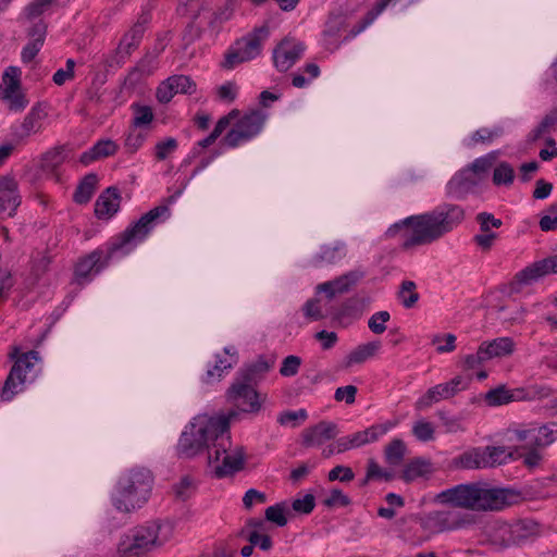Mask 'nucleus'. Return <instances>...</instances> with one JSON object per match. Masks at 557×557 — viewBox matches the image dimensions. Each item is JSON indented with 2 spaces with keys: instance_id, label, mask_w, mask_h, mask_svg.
I'll return each mask as SVG.
<instances>
[{
  "instance_id": "nucleus-35",
  "label": "nucleus",
  "mask_w": 557,
  "mask_h": 557,
  "mask_svg": "<svg viewBox=\"0 0 557 557\" xmlns=\"http://www.w3.org/2000/svg\"><path fill=\"white\" fill-rule=\"evenodd\" d=\"M195 491V484L189 475L183 476L180 482L173 485V493L176 500H188Z\"/></svg>"
},
{
  "instance_id": "nucleus-51",
  "label": "nucleus",
  "mask_w": 557,
  "mask_h": 557,
  "mask_svg": "<svg viewBox=\"0 0 557 557\" xmlns=\"http://www.w3.org/2000/svg\"><path fill=\"white\" fill-rule=\"evenodd\" d=\"M300 358L296 356H288L284 359L283 364L280 369V373L283 376H292L298 372L300 366Z\"/></svg>"
},
{
  "instance_id": "nucleus-39",
  "label": "nucleus",
  "mask_w": 557,
  "mask_h": 557,
  "mask_svg": "<svg viewBox=\"0 0 557 557\" xmlns=\"http://www.w3.org/2000/svg\"><path fill=\"white\" fill-rule=\"evenodd\" d=\"M513 181V169L507 163H500L493 174V182L496 185L511 184Z\"/></svg>"
},
{
  "instance_id": "nucleus-28",
  "label": "nucleus",
  "mask_w": 557,
  "mask_h": 557,
  "mask_svg": "<svg viewBox=\"0 0 557 557\" xmlns=\"http://www.w3.org/2000/svg\"><path fill=\"white\" fill-rule=\"evenodd\" d=\"M274 363L273 360L268 361L263 357H260L255 363L245 369L240 375L244 381L256 383L262 375L269 371Z\"/></svg>"
},
{
  "instance_id": "nucleus-3",
  "label": "nucleus",
  "mask_w": 557,
  "mask_h": 557,
  "mask_svg": "<svg viewBox=\"0 0 557 557\" xmlns=\"http://www.w3.org/2000/svg\"><path fill=\"white\" fill-rule=\"evenodd\" d=\"M230 419L227 417L206 418L199 417L182 433L178 448L185 457H194L205 447L213 451V444L228 432Z\"/></svg>"
},
{
  "instance_id": "nucleus-15",
  "label": "nucleus",
  "mask_w": 557,
  "mask_h": 557,
  "mask_svg": "<svg viewBox=\"0 0 557 557\" xmlns=\"http://www.w3.org/2000/svg\"><path fill=\"white\" fill-rule=\"evenodd\" d=\"M432 520L440 532L461 529L474 523L473 516L469 513H453L448 511L435 512Z\"/></svg>"
},
{
  "instance_id": "nucleus-1",
  "label": "nucleus",
  "mask_w": 557,
  "mask_h": 557,
  "mask_svg": "<svg viewBox=\"0 0 557 557\" xmlns=\"http://www.w3.org/2000/svg\"><path fill=\"white\" fill-rule=\"evenodd\" d=\"M508 493L500 488H483L478 484H460L441 492L435 500L453 507L486 511L499 510L507 502Z\"/></svg>"
},
{
  "instance_id": "nucleus-54",
  "label": "nucleus",
  "mask_w": 557,
  "mask_h": 557,
  "mask_svg": "<svg viewBox=\"0 0 557 557\" xmlns=\"http://www.w3.org/2000/svg\"><path fill=\"white\" fill-rule=\"evenodd\" d=\"M357 394V387L354 385H346L344 387H338L335 391V399L337 401H345L346 404L350 405L355 403Z\"/></svg>"
},
{
  "instance_id": "nucleus-27",
  "label": "nucleus",
  "mask_w": 557,
  "mask_h": 557,
  "mask_svg": "<svg viewBox=\"0 0 557 557\" xmlns=\"http://www.w3.org/2000/svg\"><path fill=\"white\" fill-rule=\"evenodd\" d=\"M380 349V342H372L361 346H358L352 350L348 357L346 367H350L354 363H361L367 359L373 357Z\"/></svg>"
},
{
  "instance_id": "nucleus-50",
  "label": "nucleus",
  "mask_w": 557,
  "mask_h": 557,
  "mask_svg": "<svg viewBox=\"0 0 557 557\" xmlns=\"http://www.w3.org/2000/svg\"><path fill=\"white\" fill-rule=\"evenodd\" d=\"M354 472L350 468L344 466H337L329 472V480L341 482H350L354 480Z\"/></svg>"
},
{
  "instance_id": "nucleus-19",
  "label": "nucleus",
  "mask_w": 557,
  "mask_h": 557,
  "mask_svg": "<svg viewBox=\"0 0 557 557\" xmlns=\"http://www.w3.org/2000/svg\"><path fill=\"white\" fill-rule=\"evenodd\" d=\"M267 29L263 27L256 29L252 34L248 35L247 37L243 38L242 41H238L237 44H243L244 46L238 49L242 59L246 61H249L253 58H256L260 51H261V45L264 38L267 37Z\"/></svg>"
},
{
  "instance_id": "nucleus-43",
  "label": "nucleus",
  "mask_w": 557,
  "mask_h": 557,
  "mask_svg": "<svg viewBox=\"0 0 557 557\" xmlns=\"http://www.w3.org/2000/svg\"><path fill=\"white\" fill-rule=\"evenodd\" d=\"M265 519L280 527H284L287 523L285 517V508L282 505H275L265 509Z\"/></svg>"
},
{
  "instance_id": "nucleus-42",
  "label": "nucleus",
  "mask_w": 557,
  "mask_h": 557,
  "mask_svg": "<svg viewBox=\"0 0 557 557\" xmlns=\"http://www.w3.org/2000/svg\"><path fill=\"white\" fill-rule=\"evenodd\" d=\"M372 479H384L385 481H391L393 479V474L383 470L375 460L369 459L367 467V475L364 482L367 483Z\"/></svg>"
},
{
  "instance_id": "nucleus-4",
  "label": "nucleus",
  "mask_w": 557,
  "mask_h": 557,
  "mask_svg": "<svg viewBox=\"0 0 557 557\" xmlns=\"http://www.w3.org/2000/svg\"><path fill=\"white\" fill-rule=\"evenodd\" d=\"M152 475L149 470L139 469L132 471L131 475L121 482L120 497L116 499V508L129 512L144 504L152 488Z\"/></svg>"
},
{
  "instance_id": "nucleus-8",
  "label": "nucleus",
  "mask_w": 557,
  "mask_h": 557,
  "mask_svg": "<svg viewBox=\"0 0 557 557\" xmlns=\"http://www.w3.org/2000/svg\"><path fill=\"white\" fill-rule=\"evenodd\" d=\"M168 212V205H161L145 213L133 226L122 233L121 245L144 239L152 228L153 223Z\"/></svg>"
},
{
  "instance_id": "nucleus-10",
  "label": "nucleus",
  "mask_w": 557,
  "mask_h": 557,
  "mask_svg": "<svg viewBox=\"0 0 557 557\" xmlns=\"http://www.w3.org/2000/svg\"><path fill=\"white\" fill-rule=\"evenodd\" d=\"M304 51L305 46L301 42L296 41L294 38L285 37L273 51L274 64L280 71L286 72L300 58Z\"/></svg>"
},
{
  "instance_id": "nucleus-45",
  "label": "nucleus",
  "mask_w": 557,
  "mask_h": 557,
  "mask_svg": "<svg viewBox=\"0 0 557 557\" xmlns=\"http://www.w3.org/2000/svg\"><path fill=\"white\" fill-rule=\"evenodd\" d=\"M247 539L253 546L258 545L263 550L272 547L271 537L268 534L260 533L258 530H250Z\"/></svg>"
},
{
  "instance_id": "nucleus-40",
  "label": "nucleus",
  "mask_w": 557,
  "mask_h": 557,
  "mask_svg": "<svg viewBox=\"0 0 557 557\" xmlns=\"http://www.w3.org/2000/svg\"><path fill=\"white\" fill-rule=\"evenodd\" d=\"M542 436L537 437L534 443L536 446L543 447L552 444L557 437V424L550 423L540 428Z\"/></svg>"
},
{
  "instance_id": "nucleus-21",
  "label": "nucleus",
  "mask_w": 557,
  "mask_h": 557,
  "mask_svg": "<svg viewBox=\"0 0 557 557\" xmlns=\"http://www.w3.org/2000/svg\"><path fill=\"white\" fill-rule=\"evenodd\" d=\"M432 472V463L429 460L414 458L405 465L400 476L406 482H412L419 478H429Z\"/></svg>"
},
{
  "instance_id": "nucleus-57",
  "label": "nucleus",
  "mask_w": 557,
  "mask_h": 557,
  "mask_svg": "<svg viewBox=\"0 0 557 557\" xmlns=\"http://www.w3.org/2000/svg\"><path fill=\"white\" fill-rule=\"evenodd\" d=\"M486 360H488V358L486 357V354L483 350V345H481L475 355H469L466 357L465 367L467 369H474Z\"/></svg>"
},
{
  "instance_id": "nucleus-61",
  "label": "nucleus",
  "mask_w": 557,
  "mask_h": 557,
  "mask_svg": "<svg viewBox=\"0 0 557 557\" xmlns=\"http://www.w3.org/2000/svg\"><path fill=\"white\" fill-rule=\"evenodd\" d=\"M237 115V112L234 110L228 113L226 116L221 117L214 126L212 131V135L218 139L219 136L224 132V129L230 125L232 119Z\"/></svg>"
},
{
  "instance_id": "nucleus-44",
  "label": "nucleus",
  "mask_w": 557,
  "mask_h": 557,
  "mask_svg": "<svg viewBox=\"0 0 557 557\" xmlns=\"http://www.w3.org/2000/svg\"><path fill=\"white\" fill-rule=\"evenodd\" d=\"M177 148V141L174 138H168L156 145V158L159 161L165 160Z\"/></svg>"
},
{
  "instance_id": "nucleus-63",
  "label": "nucleus",
  "mask_w": 557,
  "mask_h": 557,
  "mask_svg": "<svg viewBox=\"0 0 557 557\" xmlns=\"http://www.w3.org/2000/svg\"><path fill=\"white\" fill-rule=\"evenodd\" d=\"M152 119H153V114H152L151 109L148 107H141V108H138V110H137V114L134 119V124L135 125L148 124L152 121Z\"/></svg>"
},
{
  "instance_id": "nucleus-18",
  "label": "nucleus",
  "mask_w": 557,
  "mask_h": 557,
  "mask_svg": "<svg viewBox=\"0 0 557 557\" xmlns=\"http://www.w3.org/2000/svg\"><path fill=\"white\" fill-rule=\"evenodd\" d=\"M120 207V196L113 187L106 189L95 203V214L100 219L112 216Z\"/></svg>"
},
{
  "instance_id": "nucleus-25",
  "label": "nucleus",
  "mask_w": 557,
  "mask_h": 557,
  "mask_svg": "<svg viewBox=\"0 0 557 557\" xmlns=\"http://www.w3.org/2000/svg\"><path fill=\"white\" fill-rule=\"evenodd\" d=\"M453 467L456 469L486 468L484 454L480 449L466 451L453 460Z\"/></svg>"
},
{
  "instance_id": "nucleus-20",
  "label": "nucleus",
  "mask_w": 557,
  "mask_h": 557,
  "mask_svg": "<svg viewBox=\"0 0 557 557\" xmlns=\"http://www.w3.org/2000/svg\"><path fill=\"white\" fill-rule=\"evenodd\" d=\"M47 111L42 103H36L21 124L20 137H28L30 134L39 131L41 121L47 117Z\"/></svg>"
},
{
  "instance_id": "nucleus-36",
  "label": "nucleus",
  "mask_w": 557,
  "mask_h": 557,
  "mask_svg": "<svg viewBox=\"0 0 557 557\" xmlns=\"http://www.w3.org/2000/svg\"><path fill=\"white\" fill-rule=\"evenodd\" d=\"M484 459L487 467H494L496 465H502L506 461L507 455H506V448L505 447H495V446H487L483 450Z\"/></svg>"
},
{
  "instance_id": "nucleus-59",
  "label": "nucleus",
  "mask_w": 557,
  "mask_h": 557,
  "mask_svg": "<svg viewBox=\"0 0 557 557\" xmlns=\"http://www.w3.org/2000/svg\"><path fill=\"white\" fill-rule=\"evenodd\" d=\"M307 418V412L306 410L301 409L299 410L298 412H292V411H286V412H283L280 418H278V422L281 424H287V423H294L300 419V420H306Z\"/></svg>"
},
{
  "instance_id": "nucleus-60",
  "label": "nucleus",
  "mask_w": 557,
  "mask_h": 557,
  "mask_svg": "<svg viewBox=\"0 0 557 557\" xmlns=\"http://www.w3.org/2000/svg\"><path fill=\"white\" fill-rule=\"evenodd\" d=\"M553 189V185L550 183L545 182L544 180L536 181V187L533 191V197L535 199H544L549 196Z\"/></svg>"
},
{
  "instance_id": "nucleus-58",
  "label": "nucleus",
  "mask_w": 557,
  "mask_h": 557,
  "mask_svg": "<svg viewBox=\"0 0 557 557\" xmlns=\"http://www.w3.org/2000/svg\"><path fill=\"white\" fill-rule=\"evenodd\" d=\"M44 44L30 40V42L23 49L22 59L24 62H30L42 48Z\"/></svg>"
},
{
  "instance_id": "nucleus-38",
  "label": "nucleus",
  "mask_w": 557,
  "mask_h": 557,
  "mask_svg": "<svg viewBox=\"0 0 557 557\" xmlns=\"http://www.w3.org/2000/svg\"><path fill=\"white\" fill-rule=\"evenodd\" d=\"M358 281V276L354 273L343 275L332 282L324 283V287H334L337 294H344L349 290L350 286Z\"/></svg>"
},
{
  "instance_id": "nucleus-31",
  "label": "nucleus",
  "mask_w": 557,
  "mask_h": 557,
  "mask_svg": "<svg viewBox=\"0 0 557 557\" xmlns=\"http://www.w3.org/2000/svg\"><path fill=\"white\" fill-rule=\"evenodd\" d=\"M96 184L97 176L95 174L86 175L74 194V200L77 203L88 202L95 191Z\"/></svg>"
},
{
  "instance_id": "nucleus-7",
  "label": "nucleus",
  "mask_w": 557,
  "mask_h": 557,
  "mask_svg": "<svg viewBox=\"0 0 557 557\" xmlns=\"http://www.w3.org/2000/svg\"><path fill=\"white\" fill-rule=\"evenodd\" d=\"M253 383L237 379L227 391V398L245 412H258L262 401L252 386Z\"/></svg>"
},
{
  "instance_id": "nucleus-46",
  "label": "nucleus",
  "mask_w": 557,
  "mask_h": 557,
  "mask_svg": "<svg viewBox=\"0 0 557 557\" xmlns=\"http://www.w3.org/2000/svg\"><path fill=\"white\" fill-rule=\"evenodd\" d=\"M412 431L420 441H430L434 437V426L430 422L419 421L413 425Z\"/></svg>"
},
{
  "instance_id": "nucleus-5",
  "label": "nucleus",
  "mask_w": 557,
  "mask_h": 557,
  "mask_svg": "<svg viewBox=\"0 0 557 557\" xmlns=\"http://www.w3.org/2000/svg\"><path fill=\"white\" fill-rule=\"evenodd\" d=\"M231 438L227 433L219 435V438L213 444V451L209 450V462H220L216 466L215 473L218 476H224L235 471L242 470L244 467V450L243 447H236L231 450Z\"/></svg>"
},
{
  "instance_id": "nucleus-17",
  "label": "nucleus",
  "mask_w": 557,
  "mask_h": 557,
  "mask_svg": "<svg viewBox=\"0 0 557 557\" xmlns=\"http://www.w3.org/2000/svg\"><path fill=\"white\" fill-rule=\"evenodd\" d=\"M336 435V425L322 421L317 425L307 429L302 434L304 445H321L325 441L334 438Z\"/></svg>"
},
{
  "instance_id": "nucleus-52",
  "label": "nucleus",
  "mask_w": 557,
  "mask_h": 557,
  "mask_svg": "<svg viewBox=\"0 0 557 557\" xmlns=\"http://www.w3.org/2000/svg\"><path fill=\"white\" fill-rule=\"evenodd\" d=\"M305 314L310 320H321L325 315L322 312L320 300L319 299H310L306 302L304 307Z\"/></svg>"
},
{
  "instance_id": "nucleus-62",
  "label": "nucleus",
  "mask_w": 557,
  "mask_h": 557,
  "mask_svg": "<svg viewBox=\"0 0 557 557\" xmlns=\"http://www.w3.org/2000/svg\"><path fill=\"white\" fill-rule=\"evenodd\" d=\"M243 140H247V138L244 137L243 133L236 126L232 128L223 139L230 147H236Z\"/></svg>"
},
{
  "instance_id": "nucleus-41",
  "label": "nucleus",
  "mask_w": 557,
  "mask_h": 557,
  "mask_svg": "<svg viewBox=\"0 0 557 557\" xmlns=\"http://www.w3.org/2000/svg\"><path fill=\"white\" fill-rule=\"evenodd\" d=\"M0 98L9 102V109L11 111H21L28 103L27 99L25 98V95L21 90L4 94V96H1Z\"/></svg>"
},
{
  "instance_id": "nucleus-6",
  "label": "nucleus",
  "mask_w": 557,
  "mask_h": 557,
  "mask_svg": "<svg viewBox=\"0 0 557 557\" xmlns=\"http://www.w3.org/2000/svg\"><path fill=\"white\" fill-rule=\"evenodd\" d=\"M550 273H557V255L535 261L515 274L508 286L510 292L519 293L523 286Z\"/></svg>"
},
{
  "instance_id": "nucleus-13",
  "label": "nucleus",
  "mask_w": 557,
  "mask_h": 557,
  "mask_svg": "<svg viewBox=\"0 0 557 557\" xmlns=\"http://www.w3.org/2000/svg\"><path fill=\"white\" fill-rule=\"evenodd\" d=\"M196 89V85L184 75H176L170 77L166 82L162 83L157 89V98L162 103H168L174 95L191 94Z\"/></svg>"
},
{
  "instance_id": "nucleus-12",
  "label": "nucleus",
  "mask_w": 557,
  "mask_h": 557,
  "mask_svg": "<svg viewBox=\"0 0 557 557\" xmlns=\"http://www.w3.org/2000/svg\"><path fill=\"white\" fill-rule=\"evenodd\" d=\"M476 221L480 224L481 233L475 235L473 240L480 248L487 251L492 248L494 242L498 237V235L492 231V227L499 228L503 225V222L500 219H497L487 212L479 213L476 215Z\"/></svg>"
},
{
  "instance_id": "nucleus-9",
  "label": "nucleus",
  "mask_w": 557,
  "mask_h": 557,
  "mask_svg": "<svg viewBox=\"0 0 557 557\" xmlns=\"http://www.w3.org/2000/svg\"><path fill=\"white\" fill-rule=\"evenodd\" d=\"M158 532L150 528H143L136 532L132 543L123 542L119 545V553L123 557H140L150 552L157 544Z\"/></svg>"
},
{
  "instance_id": "nucleus-49",
  "label": "nucleus",
  "mask_w": 557,
  "mask_h": 557,
  "mask_svg": "<svg viewBox=\"0 0 557 557\" xmlns=\"http://www.w3.org/2000/svg\"><path fill=\"white\" fill-rule=\"evenodd\" d=\"M314 505V496L312 494H307L301 499H295L292 504V507L297 512L310 513L313 510Z\"/></svg>"
},
{
  "instance_id": "nucleus-26",
  "label": "nucleus",
  "mask_w": 557,
  "mask_h": 557,
  "mask_svg": "<svg viewBox=\"0 0 557 557\" xmlns=\"http://www.w3.org/2000/svg\"><path fill=\"white\" fill-rule=\"evenodd\" d=\"M483 350L486 354V357L490 359L495 357H503L512 354L515 349V343L509 337H502L494 339L490 343H484Z\"/></svg>"
},
{
  "instance_id": "nucleus-55",
  "label": "nucleus",
  "mask_w": 557,
  "mask_h": 557,
  "mask_svg": "<svg viewBox=\"0 0 557 557\" xmlns=\"http://www.w3.org/2000/svg\"><path fill=\"white\" fill-rule=\"evenodd\" d=\"M352 444L355 447L361 446L363 444L374 442L377 440V432L375 428L367 429L362 432L356 433L352 437Z\"/></svg>"
},
{
  "instance_id": "nucleus-53",
  "label": "nucleus",
  "mask_w": 557,
  "mask_h": 557,
  "mask_svg": "<svg viewBox=\"0 0 557 557\" xmlns=\"http://www.w3.org/2000/svg\"><path fill=\"white\" fill-rule=\"evenodd\" d=\"M539 448L540 446H536L535 443H533L532 446H527L525 450L528 451L525 454L523 453V463L530 469L539 466L542 460V455L539 453Z\"/></svg>"
},
{
  "instance_id": "nucleus-29",
  "label": "nucleus",
  "mask_w": 557,
  "mask_h": 557,
  "mask_svg": "<svg viewBox=\"0 0 557 557\" xmlns=\"http://www.w3.org/2000/svg\"><path fill=\"white\" fill-rule=\"evenodd\" d=\"M406 450L407 447L401 440H393L384 449L386 462L391 466H399L405 458Z\"/></svg>"
},
{
  "instance_id": "nucleus-56",
  "label": "nucleus",
  "mask_w": 557,
  "mask_h": 557,
  "mask_svg": "<svg viewBox=\"0 0 557 557\" xmlns=\"http://www.w3.org/2000/svg\"><path fill=\"white\" fill-rule=\"evenodd\" d=\"M350 500L349 498L344 495L339 490H333L330 494V496L324 499V505L327 507H334V506H347L349 505Z\"/></svg>"
},
{
  "instance_id": "nucleus-34",
  "label": "nucleus",
  "mask_w": 557,
  "mask_h": 557,
  "mask_svg": "<svg viewBox=\"0 0 557 557\" xmlns=\"http://www.w3.org/2000/svg\"><path fill=\"white\" fill-rule=\"evenodd\" d=\"M101 260V252H92L87 258L81 260L76 265V274L82 277H86L92 271L99 272L100 267H98L99 261Z\"/></svg>"
},
{
  "instance_id": "nucleus-2",
  "label": "nucleus",
  "mask_w": 557,
  "mask_h": 557,
  "mask_svg": "<svg viewBox=\"0 0 557 557\" xmlns=\"http://www.w3.org/2000/svg\"><path fill=\"white\" fill-rule=\"evenodd\" d=\"M465 212L451 206L445 212L409 216L404 220L411 235L404 242V248L432 243L449 232L455 224L463 220Z\"/></svg>"
},
{
  "instance_id": "nucleus-22",
  "label": "nucleus",
  "mask_w": 557,
  "mask_h": 557,
  "mask_svg": "<svg viewBox=\"0 0 557 557\" xmlns=\"http://www.w3.org/2000/svg\"><path fill=\"white\" fill-rule=\"evenodd\" d=\"M117 148L119 146L111 139L100 140L89 151L82 154L81 162L88 164L95 160L113 156Z\"/></svg>"
},
{
  "instance_id": "nucleus-14",
  "label": "nucleus",
  "mask_w": 557,
  "mask_h": 557,
  "mask_svg": "<svg viewBox=\"0 0 557 557\" xmlns=\"http://www.w3.org/2000/svg\"><path fill=\"white\" fill-rule=\"evenodd\" d=\"M17 183L14 178L4 176L0 178V216H12L20 205L16 194Z\"/></svg>"
},
{
  "instance_id": "nucleus-48",
  "label": "nucleus",
  "mask_w": 557,
  "mask_h": 557,
  "mask_svg": "<svg viewBox=\"0 0 557 557\" xmlns=\"http://www.w3.org/2000/svg\"><path fill=\"white\" fill-rule=\"evenodd\" d=\"M388 320H389V313L386 311H381V312L374 314L369 320V327L373 333L382 334L386 330L384 323L387 322Z\"/></svg>"
},
{
  "instance_id": "nucleus-23",
  "label": "nucleus",
  "mask_w": 557,
  "mask_h": 557,
  "mask_svg": "<svg viewBox=\"0 0 557 557\" xmlns=\"http://www.w3.org/2000/svg\"><path fill=\"white\" fill-rule=\"evenodd\" d=\"M265 115L259 111H252L242 117L236 127L243 133L247 139L258 134L264 123Z\"/></svg>"
},
{
  "instance_id": "nucleus-30",
  "label": "nucleus",
  "mask_w": 557,
  "mask_h": 557,
  "mask_svg": "<svg viewBox=\"0 0 557 557\" xmlns=\"http://www.w3.org/2000/svg\"><path fill=\"white\" fill-rule=\"evenodd\" d=\"M21 71L17 67L10 66L3 74L2 84L0 85V97L4 94L21 90Z\"/></svg>"
},
{
  "instance_id": "nucleus-37",
  "label": "nucleus",
  "mask_w": 557,
  "mask_h": 557,
  "mask_svg": "<svg viewBox=\"0 0 557 557\" xmlns=\"http://www.w3.org/2000/svg\"><path fill=\"white\" fill-rule=\"evenodd\" d=\"M399 297L406 308H411L419 299L416 284L412 281H404L400 286Z\"/></svg>"
},
{
  "instance_id": "nucleus-24",
  "label": "nucleus",
  "mask_w": 557,
  "mask_h": 557,
  "mask_svg": "<svg viewBox=\"0 0 557 557\" xmlns=\"http://www.w3.org/2000/svg\"><path fill=\"white\" fill-rule=\"evenodd\" d=\"M25 375L21 373L20 364H13L4 385L0 392L3 400H10L18 393L20 387L25 383Z\"/></svg>"
},
{
  "instance_id": "nucleus-64",
  "label": "nucleus",
  "mask_w": 557,
  "mask_h": 557,
  "mask_svg": "<svg viewBox=\"0 0 557 557\" xmlns=\"http://www.w3.org/2000/svg\"><path fill=\"white\" fill-rule=\"evenodd\" d=\"M46 32H47V26L46 24L39 22L37 24H35L30 30H29V36L32 38L33 41H36V42H40V44H44L45 41V36H46Z\"/></svg>"
},
{
  "instance_id": "nucleus-11",
  "label": "nucleus",
  "mask_w": 557,
  "mask_h": 557,
  "mask_svg": "<svg viewBox=\"0 0 557 557\" xmlns=\"http://www.w3.org/2000/svg\"><path fill=\"white\" fill-rule=\"evenodd\" d=\"M469 382L470 377L465 380L462 376H456L448 383L438 384L428 391V393L417 403V407L425 408L440 399L451 398L458 391L465 389Z\"/></svg>"
},
{
  "instance_id": "nucleus-47",
  "label": "nucleus",
  "mask_w": 557,
  "mask_h": 557,
  "mask_svg": "<svg viewBox=\"0 0 557 557\" xmlns=\"http://www.w3.org/2000/svg\"><path fill=\"white\" fill-rule=\"evenodd\" d=\"M74 67H75V61L72 59H69L66 61V69L65 70H59L53 75V83L58 86L63 85L66 81L72 79L74 77Z\"/></svg>"
},
{
  "instance_id": "nucleus-16",
  "label": "nucleus",
  "mask_w": 557,
  "mask_h": 557,
  "mask_svg": "<svg viewBox=\"0 0 557 557\" xmlns=\"http://www.w3.org/2000/svg\"><path fill=\"white\" fill-rule=\"evenodd\" d=\"M504 534H508L507 544H517L540 534V525L533 520H517L510 525L502 529Z\"/></svg>"
},
{
  "instance_id": "nucleus-33",
  "label": "nucleus",
  "mask_w": 557,
  "mask_h": 557,
  "mask_svg": "<svg viewBox=\"0 0 557 557\" xmlns=\"http://www.w3.org/2000/svg\"><path fill=\"white\" fill-rule=\"evenodd\" d=\"M485 400L490 406H500L513 400V394L504 385L491 389L485 395Z\"/></svg>"
},
{
  "instance_id": "nucleus-32",
  "label": "nucleus",
  "mask_w": 557,
  "mask_h": 557,
  "mask_svg": "<svg viewBox=\"0 0 557 557\" xmlns=\"http://www.w3.org/2000/svg\"><path fill=\"white\" fill-rule=\"evenodd\" d=\"M392 0H380L375 3V5L366 14L363 18H361L351 29L354 35L362 32L367 26H369L375 17L387 7V4Z\"/></svg>"
}]
</instances>
